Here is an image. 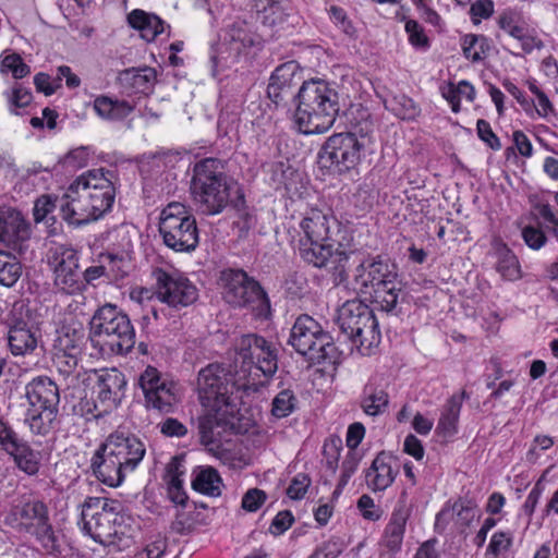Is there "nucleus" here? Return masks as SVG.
Wrapping results in <instances>:
<instances>
[{
    "instance_id": "nucleus-59",
    "label": "nucleus",
    "mask_w": 558,
    "mask_h": 558,
    "mask_svg": "<svg viewBox=\"0 0 558 558\" xmlns=\"http://www.w3.org/2000/svg\"><path fill=\"white\" fill-rule=\"evenodd\" d=\"M512 545V536L510 533L496 532L493 534L486 555H493L497 557L499 554L507 551Z\"/></svg>"
},
{
    "instance_id": "nucleus-55",
    "label": "nucleus",
    "mask_w": 558,
    "mask_h": 558,
    "mask_svg": "<svg viewBox=\"0 0 558 558\" xmlns=\"http://www.w3.org/2000/svg\"><path fill=\"white\" fill-rule=\"evenodd\" d=\"M530 90L535 96L533 106L538 117L548 118L551 113H554V107L549 98L539 87L532 83L530 84Z\"/></svg>"
},
{
    "instance_id": "nucleus-37",
    "label": "nucleus",
    "mask_w": 558,
    "mask_h": 558,
    "mask_svg": "<svg viewBox=\"0 0 558 558\" xmlns=\"http://www.w3.org/2000/svg\"><path fill=\"white\" fill-rule=\"evenodd\" d=\"M119 82L133 93H146L156 81V71L153 68L126 69L119 74Z\"/></svg>"
},
{
    "instance_id": "nucleus-39",
    "label": "nucleus",
    "mask_w": 558,
    "mask_h": 558,
    "mask_svg": "<svg viewBox=\"0 0 558 558\" xmlns=\"http://www.w3.org/2000/svg\"><path fill=\"white\" fill-rule=\"evenodd\" d=\"M59 410L26 409L24 424L33 435L47 436L53 428Z\"/></svg>"
},
{
    "instance_id": "nucleus-5",
    "label": "nucleus",
    "mask_w": 558,
    "mask_h": 558,
    "mask_svg": "<svg viewBox=\"0 0 558 558\" xmlns=\"http://www.w3.org/2000/svg\"><path fill=\"white\" fill-rule=\"evenodd\" d=\"M255 383L247 380L245 371L231 365L211 363L197 375V393L205 410H236L232 395L236 390H247Z\"/></svg>"
},
{
    "instance_id": "nucleus-14",
    "label": "nucleus",
    "mask_w": 558,
    "mask_h": 558,
    "mask_svg": "<svg viewBox=\"0 0 558 558\" xmlns=\"http://www.w3.org/2000/svg\"><path fill=\"white\" fill-rule=\"evenodd\" d=\"M236 410H206L198 418V435L202 445L223 463L231 462L230 450L223 447L225 435L234 426L232 418Z\"/></svg>"
},
{
    "instance_id": "nucleus-57",
    "label": "nucleus",
    "mask_w": 558,
    "mask_h": 558,
    "mask_svg": "<svg viewBox=\"0 0 558 558\" xmlns=\"http://www.w3.org/2000/svg\"><path fill=\"white\" fill-rule=\"evenodd\" d=\"M311 485V478L305 473H298L287 488V495L294 500L302 499Z\"/></svg>"
},
{
    "instance_id": "nucleus-53",
    "label": "nucleus",
    "mask_w": 558,
    "mask_h": 558,
    "mask_svg": "<svg viewBox=\"0 0 558 558\" xmlns=\"http://www.w3.org/2000/svg\"><path fill=\"white\" fill-rule=\"evenodd\" d=\"M76 412L85 417L86 421L97 420L112 412L111 410H104L100 400L96 399H82L75 407Z\"/></svg>"
},
{
    "instance_id": "nucleus-46",
    "label": "nucleus",
    "mask_w": 558,
    "mask_h": 558,
    "mask_svg": "<svg viewBox=\"0 0 558 558\" xmlns=\"http://www.w3.org/2000/svg\"><path fill=\"white\" fill-rule=\"evenodd\" d=\"M51 264L53 272L78 269V253L73 247L57 245L51 250Z\"/></svg>"
},
{
    "instance_id": "nucleus-9",
    "label": "nucleus",
    "mask_w": 558,
    "mask_h": 558,
    "mask_svg": "<svg viewBox=\"0 0 558 558\" xmlns=\"http://www.w3.org/2000/svg\"><path fill=\"white\" fill-rule=\"evenodd\" d=\"M289 344L307 361L320 364L332 362L336 357V347L332 337L323 329L320 324L308 315H301L294 322Z\"/></svg>"
},
{
    "instance_id": "nucleus-41",
    "label": "nucleus",
    "mask_w": 558,
    "mask_h": 558,
    "mask_svg": "<svg viewBox=\"0 0 558 558\" xmlns=\"http://www.w3.org/2000/svg\"><path fill=\"white\" fill-rule=\"evenodd\" d=\"M461 401L458 397H450L441 409L436 432L442 437H452L458 433Z\"/></svg>"
},
{
    "instance_id": "nucleus-6",
    "label": "nucleus",
    "mask_w": 558,
    "mask_h": 558,
    "mask_svg": "<svg viewBox=\"0 0 558 558\" xmlns=\"http://www.w3.org/2000/svg\"><path fill=\"white\" fill-rule=\"evenodd\" d=\"M4 524L22 536L35 538L48 551L57 548L49 509L40 499L12 505L4 517Z\"/></svg>"
},
{
    "instance_id": "nucleus-19",
    "label": "nucleus",
    "mask_w": 558,
    "mask_h": 558,
    "mask_svg": "<svg viewBox=\"0 0 558 558\" xmlns=\"http://www.w3.org/2000/svg\"><path fill=\"white\" fill-rule=\"evenodd\" d=\"M89 379L94 381L93 390L104 407L102 411L117 409L124 397L125 376L117 368H104L94 369Z\"/></svg>"
},
{
    "instance_id": "nucleus-15",
    "label": "nucleus",
    "mask_w": 558,
    "mask_h": 558,
    "mask_svg": "<svg viewBox=\"0 0 558 558\" xmlns=\"http://www.w3.org/2000/svg\"><path fill=\"white\" fill-rule=\"evenodd\" d=\"M86 337L82 328L63 326L56 331L52 343V362L58 372L73 381Z\"/></svg>"
},
{
    "instance_id": "nucleus-25",
    "label": "nucleus",
    "mask_w": 558,
    "mask_h": 558,
    "mask_svg": "<svg viewBox=\"0 0 558 558\" xmlns=\"http://www.w3.org/2000/svg\"><path fill=\"white\" fill-rule=\"evenodd\" d=\"M398 472L397 460L390 453L381 451L365 472L366 485L373 492H383L393 483Z\"/></svg>"
},
{
    "instance_id": "nucleus-38",
    "label": "nucleus",
    "mask_w": 558,
    "mask_h": 558,
    "mask_svg": "<svg viewBox=\"0 0 558 558\" xmlns=\"http://www.w3.org/2000/svg\"><path fill=\"white\" fill-rule=\"evenodd\" d=\"M265 343L266 339L255 333L241 336L235 342V364L241 360L240 367L251 368L250 364L254 362L255 356L264 352L265 349H263V345H265ZM234 367L238 368V365Z\"/></svg>"
},
{
    "instance_id": "nucleus-20",
    "label": "nucleus",
    "mask_w": 558,
    "mask_h": 558,
    "mask_svg": "<svg viewBox=\"0 0 558 558\" xmlns=\"http://www.w3.org/2000/svg\"><path fill=\"white\" fill-rule=\"evenodd\" d=\"M299 253L302 259L317 268L331 265L332 268H343L349 256L344 251L335 248L329 241L299 240Z\"/></svg>"
},
{
    "instance_id": "nucleus-24",
    "label": "nucleus",
    "mask_w": 558,
    "mask_h": 558,
    "mask_svg": "<svg viewBox=\"0 0 558 558\" xmlns=\"http://www.w3.org/2000/svg\"><path fill=\"white\" fill-rule=\"evenodd\" d=\"M27 409L59 410L60 393L49 377L38 376L25 386Z\"/></svg>"
},
{
    "instance_id": "nucleus-51",
    "label": "nucleus",
    "mask_w": 558,
    "mask_h": 558,
    "mask_svg": "<svg viewBox=\"0 0 558 558\" xmlns=\"http://www.w3.org/2000/svg\"><path fill=\"white\" fill-rule=\"evenodd\" d=\"M9 104V110L12 113H17V109L27 107L33 99L29 89L16 84L11 90L4 93Z\"/></svg>"
},
{
    "instance_id": "nucleus-31",
    "label": "nucleus",
    "mask_w": 558,
    "mask_h": 558,
    "mask_svg": "<svg viewBox=\"0 0 558 558\" xmlns=\"http://www.w3.org/2000/svg\"><path fill=\"white\" fill-rule=\"evenodd\" d=\"M128 23L138 31L146 41L155 40L165 31V22L159 16L141 9H135L128 14Z\"/></svg>"
},
{
    "instance_id": "nucleus-62",
    "label": "nucleus",
    "mask_w": 558,
    "mask_h": 558,
    "mask_svg": "<svg viewBox=\"0 0 558 558\" xmlns=\"http://www.w3.org/2000/svg\"><path fill=\"white\" fill-rule=\"evenodd\" d=\"M522 238L525 244L532 250H539L547 241L545 233L535 227L527 226L522 230Z\"/></svg>"
},
{
    "instance_id": "nucleus-43",
    "label": "nucleus",
    "mask_w": 558,
    "mask_h": 558,
    "mask_svg": "<svg viewBox=\"0 0 558 558\" xmlns=\"http://www.w3.org/2000/svg\"><path fill=\"white\" fill-rule=\"evenodd\" d=\"M53 274V287L58 293L74 295L81 293L85 289V284L81 278L78 269L64 271L57 270Z\"/></svg>"
},
{
    "instance_id": "nucleus-49",
    "label": "nucleus",
    "mask_w": 558,
    "mask_h": 558,
    "mask_svg": "<svg viewBox=\"0 0 558 558\" xmlns=\"http://www.w3.org/2000/svg\"><path fill=\"white\" fill-rule=\"evenodd\" d=\"M456 512V524L462 529L469 527L475 519H480L481 511L472 500H459L452 507Z\"/></svg>"
},
{
    "instance_id": "nucleus-34",
    "label": "nucleus",
    "mask_w": 558,
    "mask_h": 558,
    "mask_svg": "<svg viewBox=\"0 0 558 558\" xmlns=\"http://www.w3.org/2000/svg\"><path fill=\"white\" fill-rule=\"evenodd\" d=\"M192 488L209 497L221 495L223 482L218 471L210 465H201L192 473Z\"/></svg>"
},
{
    "instance_id": "nucleus-22",
    "label": "nucleus",
    "mask_w": 558,
    "mask_h": 558,
    "mask_svg": "<svg viewBox=\"0 0 558 558\" xmlns=\"http://www.w3.org/2000/svg\"><path fill=\"white\" fill-rule=\"evenodd\" d=\"M298 64L293 61L286 62L276 68L267 86L268 97L279 105L290 98H296L295 87L300 82Z\"/></svg>"
},
{
    "instance_id": "nucleus-56",
    "label": "nucleus",
    "mask_w": 558,
    "mask_h": 558,
    "mask_svg": "<svg viewBox=\"0 0 558 558\" xmlns=\"http://www.w3.org/2000/svg\"><path fill=\"white\" fill-rule=\"evenodd\" d=\"M20 438L21 436L13 426L0 416V450L7 453Z\"/></svg>"
},
{
    "instance_id": "nucleus-27",
    "label": "nucleus",
    "mask_w": 558,
    "mask_h": 558,
    "mask_svg": "<svg viewBox=\"0 0 558 558\" xmlns=\"http://www.w3.org/2000/svg\"><path fill=\"white\" fill-rule=\"evenodd\" d=\"M336 222V218L329 211L311 208L300 221V240L329 241L330 229Z\"/></svg>"
},
{
    "instance_id": "nucleus-63",
    "label": "nucleus",
    "mask_w": 558,
    "mask_h": 558,
    "mask_svg": "<svg viewBox=\"0 0 558 558\" xmlns=\"http://www.w3.org/2000/svg\"><path fill=\"white\" fill-rule=\"evenodd\" d=\"M90 157V150L88 147L81 146L72 149L68 153L64 158V162L73 169H80L87 166Z\"/></svg>"
},
{
    "instance_id": "nucleus-16",
    "label": "nucleus",
    "mask_w": 558,
    "mask_h": 558,
    "mask_svg": "<svg viewBox=\"0 0 558 558\" xmlns=\"http://www.w3.org/2000/svg\"><path fill=\"white\" fill-rule=\"evenodd\" d=\"M257 41L256 35L248 28L245 21L233 22L222 36L216 53L210 57L213 63V75L216 76L218 68L230 66L239 60L240 56L247 48L253 47Z\"/></svg>"
},
{
    "instance_id": "nucleus-54",
    "label": "nucleus",
    "mask_w": 558,
    "mask_h": 558,
    "mask_svg": "<svg viewBox=\"0 0 558 558\" xmlns=\"http://www.w3.org/2000/svg\"><path fill=\"white\" fill-rule=\"evenodd\" d=\"M359 463H360V457L353 451L349 452L342 462L341 475H340V480L337 485V488L335 490V494L340 493L342 490V488L349 483L351 476L357 470Z\"/></svg>"
},
{
    "instance_id": "nucleus-18",
    "label": "nucleus",
    "mask_w": 558,
    "mask_h": 558,
    "mask_svg": "<svg viewBox=\"0 0 558 558\" xmlns=\"http://www.w3.org/2000/svg\"><path fill=\"white\" fill-rule=\"evenodd\" d=\"M153 277L156 282L157 298L162 303L180 308L189 306L197 300V289L187 278L161 268L155 269Z\"/></svg>"
},
{
    "instance_id": "nucleus-58",
    "label": "nucleus",
    "mask_w": 558,
    "mask_h": 558,
    "mask_svg": "<svg viewBox=\"0 0 558 558\" xmlns=\"http://www.w3.org/2000/svg\"><path fill=\"white\" fill-rule=\"evenodd\" d=\"M357 509L362 517L368 521H378L383 517V510L375 505L374 499L368 495H362L357 500Z\"/></svg>"
},
{
    "instance_id": "nucleus-7",
    "label": "nucleus",
    "mask_w": 558,
    "mask_h": 558,
    "mask_svg": "<svg viewBox=\"0 0 558 558\" xmlns=\"http://www.w3.org/2000/svg\"><path fill=\"white\" fill-rule=\"evenodd\" d=\"M90 329L106 353L126 354L135 344V330L126 314L106 304L94 314Z\"/></svg>"
},
{
    "instance_id": "nucleus-4",
    "label": "nucleus",
    "mask_w": 558,
    "mask_h": 558,
    "mask_svg": "<svg viewBox=\"0 0 558 558\" xmlns=\"http://www.w3.org/2000/svg\"><path fill=\"white\" fill-rule=\"evenodd\" d=\"M354 289L381 311L392 312L401 291L396 264L381 255L364 258L354 270Z\"/></svg>"
},
{
    "instance_id": "nucleus-33",
    "label": "nucleus",
    "mask_w": 558,
    "mask_h": 558,
    "mask_svg": "<svg viewBox=\"0 0 558 558\" xmlns=\"http://www.w3.org/2000/svg\"><path fill=\"white\" fill-rule=\"evenodd\" d=\"M264 352L258 353L255 356V360L252 364H250L251 368L240 367V371H245L247 373V380H252L257 385L256 377L262 374L264 377H271L278 369V357H277V349L276 347L266 340L265 345H263Z\"/></svg>"
},
{
    "instance_id": "nucleus-30",
    "label": "nucleus",
    "mask_w": 558,
    "mask_h": 558,
    "mask_svg": "<svg viewBox=\"0 0 558 558\" xmlns=\"http://www.w3.org/2000/svg\"><path fill=\"white\" fill-rule=\"evenodd\" d=\"M7 454L13 459L16 468L25 474L33 476L39 472L41 454L34 450L23 437L19 439L16 445H13Z\"/></svg>"
},
{
    "instance_id": "nucleus-61",
    "label": "nucleus",
    "mask_w": 558,
    "mask_h": 558,
    "mask_svg": "<svg viewBox=\"0 0 558 558\" xmlns=\"http://www.w3.org/2000/svg\"><path fill=\"white\" fill-rule=\"evenodd\" d=\"M343 542L332 537L323 543L314 553L312 558H337L343 550Z\"/></svg>"
},
{
    "instance_id": "nucleus-36",
    "label": "nucleus",
    "mask_w": 558,
    "mask_h": 558,
    "mask_svg": "<svg viewBox=\"0 0 558 558\" xmlns=\"http://www.w3.org/2000/svg\"><path fill=\"white\" fill-rule=\"evenodd\" d=\"M27 238V226L17 216L0 211V242L15 250Z\"/></svg>"
},
{
    "instance_id": "nucleus-1",
    "label": "nucleus",
    "mask_w": 558,
    "mask_h": 558,
    "mask_svg": "<svg viewBox=\"0 0 558 558\" xmlns=\"http://www.w3.org/2000/svg\"><path fill=\"white\" fill-rule=\"evenodd\" d=\"M116 174L104 168L78 175L61 195V217L82 226L102 218L116 198Z\"/></svg>"
},
{
    "instance_id": "nucleus-50",
    "label": "nucleus",
    "mask_w": 558,
    "mask_h": 558,
    "mask_svg": "<svg viewBox=\"0 0 558 558\" xmlns=\"http://www.w3.org/2000/svg\"><path fill=\"white\" fill-rule=\"evenodd\" d=\"M54 208H59L61 211V195L45 194L38 197L34 205V219L36 222H40L47 218V216L53 211Z\"/></svg>"
},
{
    "instance_id": "nucleus-64",
    "label": "nucleus",
    "mask_w": 558,
    "mask_h": 558,
    "mask_svg": "<svg viewBox=\"0 0 558 558\" xmlns=\"http://www.w3.org/2000/svg\"><path fill=\"white\" fill-rule=\"evenodd\" d=\"M167 539L165 537H157L140 553H137L134 558H161L167 550Z\"/></svg>"
},
{
    "instance_id": "nucleus-21",
    "label": "nucleus",
    "mask_w": 558,
    "mask_h": 558,
    "mask_svg": "<svg viewBox=\"0 0 558 558\" xmlns=\"http://www.w3.org/2000/svg\"><path fill=\"white\" fill-rule=\"evenodd\" d=\"M121 462L123 470L132 472L145 456L144 444L135 436L110 435L102 444Z\"/></svg>"
},
{
    "instance_id": "nucleus-3",
    "label": "nucleus",
    "mask_w": 558,
    "mask_h": 558,
    "mask_svg": "<svg viewBox=\"0 0 558 558\" xmlns=\"http://www.w3.org/2000/svg\"><path fill=\"white\" fill-rule=\"evenodd\" d=\"M294 125L311 135L327 132L339 111L338 93L324 81L304 82L296 94Z\"/></svg>"
},
{
    "instance_id": "nucleus-11",
    "label": "nucleus",
    "mask_w": 558,
    "mask_h": 558,
    "mask_svg": "<svg viewBox=\"0 0 558 558\" xmlns=\"http://www.w3.org/2000/svg\"><path fill=\"white\" fill-rule=\"evenodd\" d=\"M159 232L166 246L174 252L190 253L198 245L196 220L181 203H170L163 208Z\"/></svg>"
},
{
    "instance_id": "nucleus-42",
    "label": "nucleus",
    "mask_w": 558,
    "mask_h": 558,
    "mask_svg": "<svg viewBox=\"0 0 558 558\" xmlns=\"http://www.w3.org/2000/svg\"><path fill=\"white\" fill-rule=\"evenodd\" d=\"M463 54L472 62L484 60L490 52V40L484 35L468 34L461 43Z\"/></svg>"
},
{
    "instance_id": "nucleus-28",
    "label": "nucleus",
    "mask_w": 558,
    "mask_h": 558,
    "mask_svg": "<svg viewBox=\"0 0 558 558\" xmlns=\"http://www.w3.org/2000/svg\"><path fill=\"white\" fill-rule=\"evenodd\" d=\"M495 269L506 281H518L523 272L517 255L499 239L492 242Z\"/></svg>"
},
{
    "instance_id": "nucleus-47",
    "label": "nucleus",
    "mask_w": 558,
    "mask_h": 558,
    "mask_svg": "<svg viewBox=\"0 0 558 558\" xmlns=\"http://www.w3.org/2000/svg\"><path fill=\"white\" fill-rule=\"evenodd\" d=\"M101 260L106 263L109 279H123L132 268L129 255L124 253H105L101 254Z\"/></svg>"
},
{
    "instance_id": "nucleus-35",
    "label": "nucleus",
    "mask_w": 558,
    "mask_h": 558,
    "mask_svg": "<svg viewBox=\"0 0 558 558\" xmlns=\"http://www.w3.org/2000/svg\"><path fill=\"white\" fill-rule=\"evenodd\" d=\"M8 343L13 355H26L37 347V338L26 323L19 320L8 332Z\"/></svg>"
},
{
    "instance_id": "nucleus-29",
    "label": "nucleus",
    "mask_w": 558,
    "mask_h": 558,
    "mask_svg": "<svg viewBox=\"0 0 558 558\" xmlns=\"http://www.w3.org/2000/svg\"><path fill=\"white\" fill-rule=\"evenodd\" d=\"M389 405V395L373 379L369 380L363 388L360 407L363 412L372 417L384 414Z\"/></svg>"
},
{
    "instance_id": "nucleus-13",
    "label": "nucleus",
    "mask_w": 558,
    "mask_h": 558,
    "mask_svg": "<svg viewBox=\"0 0 558 558\" xmlns=\"http://www.w3.org/2000/svg\"><path fill=\"white\" fill-rule=\"evenodd\" d=\"M366 137L354 133H337L327 138L318 153V162L333 173H345L361 161Z\"/></svg>"
},
{
    "instance_id": "nucleus-10",
    "label": "nucleus",
    "mask_w": 558,
    "mask_h": 558,
    "mask_svg": "<svg viewBox=\"0 0 558 558\" xmlns=\"http://www.w3.org/2000/svg\"><path fill=\"white\" fill-rule=\"evenodd\" d=\"M222 295L234 307H247L256 316H266L270 311L269 300L260 284L242 269L221 271Z\"/></svg>"
},
{
    "instance_id": "nucleus-17",
    "label": "nucleus",
    "mask_w": 558,
    "mask_h": 558,
    "mask_svg": "<svg viewBox=\"0 0 558 558\" xmlns=\"http://www.w3.org/2000/svg\"><path fill=\"white\" fill-rule=\"evenodd\" d=\"M138 385L145 397L147 409L170 413L180 401L178 386L160 377L157 368L148 366L140 376Z\"/></svg>"
},
{
    "instance_id": "nucleus-40",
    "label": "nucleus",
    "mask_w": 558,
    "mask_h": 558,
    "mask_svg": "<svg viewBox=\"0 0 558 558\" xmlns=\"http://www.w3.org/2000/svg\"><path fill=\"white\" fill-rule=\"evenodd\" d=\"M133 106L125 100L113 99L108 96H98L94 100V110L105 120L120 121L126 118L132 111Z\"/></svg>"
},
{
    "instance_id": "nucleus-60",
    "label": "nucleus",
    "mask_w": 558,
    "mask_h": 558,
    "mask_svg": "<svg viewBox=\"0 0 558 558\" xmlns=\"http://www.w3.org/2000/svg\"><path fill=\"white\" fill-rule=\"evenodd\" d=\"M267 495L259 488L248 489L242 498V508L248 512L257 511L266 501Z\"/></svg>"
},
{
    "instance_id": "nucleus-45",
    "label": "nucleus",
    "mask_w": 558,
    "mask_h": 558,
    "mask_svg": "<svg viewBox=\"0 0 558 558\" xmlns=\"http://www.w3.org/2000/svg\"><path fill=\"white\" fill-rule=\"evenodd\" d=\"M385 107L402 120H412L420 112L415 102L404 94L393 95L386 99Z\"/></svg>"
},
{
    "instance_id": "nucleus-26",
    "label": "nucleus",
    "mask_w": 558,
    "mask_h": 558,
    "mask_svg": "<svg viewBox=\"0 0 558 558\" xmlns=\"http://www.w3.org/2000/svg\"><path fill=\"white\" fill-rule=\"evenodd\" d=\"M90 469L101 483L110 487L120 486L126 474L121 462H118L104 445L94 453L90 460Z\"/></svg>"
},
{
    "instance_id": "nucleus-8",
    "label": "nucleus",
    "mask_w": 558,
    "mask_h": 558,
    "mask_svg": "<svg viewBox=\"0 0 558 558\" xmlns=\"http://www.w3.org/2000/svg\"><path fill=\"white\" fill-rule=\"evenodd\" d=\"M122 505L119 500L101 497H87L82 505L81 519L83 531L96 543L110 545L121 533L120 514Z\"/></svg>"
},
{
    "instance_id": "nucleus-52",
    "label": "nucleus",
    "mask_w": 558,
    "mask_h": 558,
    "mask_svg": "<svg viewBox=\"0 0 558 558\" xmlns=\"http://www.w3.org/2000/svg\"><path fill=\"white\" fill-rule=\"evenodd\" d=\"M1 72H11L13 77L23 78L31 73V68L23 61L20 54L11 53L1 61Z\"/></svg>"
},
{
    "instance_id": "nucleus-23",
    "label": "nucleus",
    "mask_w": 558,
    "mask_h": 558,
    "mask_svg": "<svg viewBox=\"0 0 558 558\" xmlns=\"http://www.w3.org/2000/svg\"><path fill=\"white\" fill-rule=\"evenodd\" d=\"M411 515V507L407 504V494L403 492L393 508L388 524L385 527L381 544L391 553L401 549L407 522Z\"/></svg>"
},
{
    "instance_id": "nucleus-12",
    "label": "nucleus",
    "mask_w": 558,
    "mask_h": 558,
    "mask_svg": "<svg viewBox=\"0 0 558 558\" xmlns=\"http://www.w3.org/2000/svg\"><path fill=\"white\" fill-rule=\"evenodd\" d=\"M340 330L360 350H371L380 341L378 322L373 310L357 300L345 302L338 314Z\"/></svg>"
},
{
    "instance_id": "nucleus-48",
    "label": "nucleus",
    "mask_w": 558,
    "mask_h": 558,
    "mask_svg": "<svg viewBox=\"0 0 558 558\" xmlns=\"http://www.w3.org/2000/svg\"><path fill=\"white\" fill-rule=\"evenodd\" d=\"M271 405V414L277 418H283L296 409L298 399L291 389H283L274 398Z\"/></svg>"
},
{
    "instance_id": "nucleus-44",
    "label": "nucleus",
    "mask_w": 558,
    "mask_h": 558,
    "mask_svg": "<svg viewBox=\"0 0 558 558\" xmlns=\"http://www.w3.org/2000/svg\"><path fill=\"white\" fill-rule=\"evenodd\" d=\"M22 275V265L17 258L7 252L0 250V284L4 287H13Z\"/></svg>"
},
{
    "instance_id": "nucleus-32",
    "label": "nucleus",
    "mask_w": 558,
    "mask_h": 558,
    "mask_svg": "<svg viewBox=\"0 0 558 558\" xmlns=\"http://www.w3.org/2000/svg\"><path fill=\"white\" fill-rule=\"evenodd\" d=\"M185 473L184 461L182 458L173 457L167 464L165 481L169 499L175 505L184 506L187 495L183 489L182 475Z\"/></svg>"
},
{
    "instance_id": "nucleus-2",
    "label": "nucleus",
    "mask_w": 558,
    "mask_h": 558,
    "mask_svg": "<svg viewBox=\"0 0 558 558\" xmlns=\"http://www.w3.org/2000/svg\"><path fill=\"white\" fill-rule=\"evenodd\" d=\"M227 168L228 162L219 158H204L193 166L190 193L205 215H219L231 204L235 208L244 204L240 185Z\"/></svg>"
}]
</instances>
